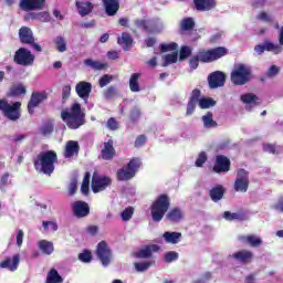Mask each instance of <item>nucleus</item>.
<instances>
[{"mask_svg": "<svg viewBox=\"0 0 283 283\" xmlns=\"http://www.w3.org/2000/svg\"><path fill=\"white\" fill-rule=\"evenodd\" d=\"M39 249L44 253V255H52L54 253V243L48 240H40L39 243Z\"/></svg>", "mask_w": 283, "mask_h": 283, "instance_id": "72a5a7b5", "label": "nucleus"}, {"mask_svg": "<svg viewBox=\"0 0 283 283\" xmlns=\"http://www.w3.org/2000/svg\"><path fill=\"white\" fill-rule=\"evenodd\" d=\"M179 258V254L178 252L176 251H169L167 252L165 255H164V261L167 263V264H171V262H176Z\"/></svg>", "mask_w": 283, "mask_h": 283, "instance_id": "8fccbe9b", "label": "nucleus"}, {"mask_svg": "<svg viewBox=\"0 0 283 283\" xmlns=\"http://www.w3.org/2000/svg\"><path fill=\"white\" fill-rule=\"evenodd\" d=\"M238 240L239 242H244L245 244H249L253 249L262 247V239L255 234L239 235Z\"/></svg>", "mask_w": 283, "mask_h": 283, "instance_id": "393cba45", "label": "nucleus"}, {"mask_svg": "<svg viewBox=\"0 0 283 283\" xmlns=\"http://www.w3.org/2000/svg\"><path fill=\"white\" fill-rule=\"evenodd\" d=\"M8 178H10V172H4L0 179V189L2 191L8 187Z\"/></svg>", "mask_w": 283, "mask_h": 283, "instance_id": "69168bd1", "label": "nucleus"}, {"mask_svg": "<svg viewBox=\"0 0 283 283\" xmlns=\"http://www.w3.org/2000/svg\"><path fill=\"white\" fill-rule=\"evenodd\" d=\"M21 102H15L12 105L8 103L6 99H0V112H2L3 116L9 120H19L21 118Z\"/></svg>", "mask_w": 283, "mask_h": 283, "instance_id": "6e6552de", "label": "nucleus"}, {"mask_svg": "<svg viewBox=\"0 0 283 283\" xmlns=\"http://www.w3.org/2000/svg\"><path fill=\"white\" fill-rule=\"evenodd\" d=\"M232 258L241 264H251L253 262V252L249 250H241L232 254Z\"/></svg>", "mask_w": 283, "mask_h": 283, "instance_id": "a878e982", "label": "nucleus"}, {"mask_svg": "<svg viewBox=\"0 0 283 283\" xmlns=\"http://www.w3.org/2000/svg\"><path fill=\"white\" fill-rule=\"evenodd\" d=\"M234 191L247 193L249 191V172L244 169L238 171V178L234 181Z\"/></svg>", "mask_w": 283, "mask_h": 283, "instance_id": "2eb2a0df", "label": "nucleus"}, {"mask_svg": "<svg viewBox=\"0 0 283 283\" xmlns=\"http://www.w3.org/2000/svg\"><path fill=\"white\" fill-rule=\"evenodd\" d=\"M27 92L28 90L25 88V86H23V84H15L9 88V92L7 93V97L14 98L17 96H22V94H25Z\"/></svg>", "mask_w": 283, "mask_h": 283, "instance_id": "473e14b6", "label": "nucleus"}, {"mask_svg": "<svg viewBox=\"0 0 283 283\" xmlns=\"http://www.w3.org/2000/svg\"><path fill=\"white\" fill-rule=\"evenodd\" d=\"M53 43L55 44L57 52H67V42L65 41V38L56 36L53 40Z\"/></svg>", "mask_w": 283, "mask_h": 283, "instance_id": "a19ab883", "label": "nucleus"}, {"mask_svg": "<svg viewBox=\"0 0 283 283\" xmlns=\"http://www.w3.org/2000/svg\"><path fill=\"white\" fill-rule=\"evenodd\" d=\"M117 43L123 46L124 52H129V50L134 48V38H132V34L123 32L122 35L118 36Z\"/></svg>", "mask_w": 283, "mask_h": 283, "instance_id": "cd10ccee", "label": "nucleus"}, {"mask_svg": "<svg viewBox=\"0 0 283 283\" xmlns=\"http://www.w3.org/2000/svg\"><path fill=\"white\" fill-rule=\"evenodd\" d=\"M226 191L227 190L224 189V186L217 185L209 190L210 199L212 200V202H220V200L224 198Z\"/></svg>", "mask_w": 283, "mask_h": 283, "instance_id": "c756f323", "label": "nucleus"}, {"mask_svg": "<svg viewBox=\"0 0 283 283\" xmlns=\"http://www.w3.org/2000/svg\"><path fill=\"white\" fill-rule=\"evenodd\" d=\"M164 63L163 67H167L168 65H171L174 63H178V51L164 55Z\"/></svg>", "mask_w": 283, "mask_h": 283, "instance_id": "79ce46f5", "label": "nucleus"}, {"mask_svg": "<svg viewBox=\"0 0 283 283\" xmlns=\"http://www.w3.org/2000/svg\"><path fill=\"white\" fill-rule=\"evenodd\" d=\"M181 32H191L196 28V21L193 18H184L179 25Z\"/></svg>", "mask_w": 283, "mask_h": 283, "instance_id": "c9c22d12", "label": "nucleus"}, {"mask_svg": "<svg viewBox=\"0 0 283 283\" xmlns=\"http://www.w3.org/2000/svg\"><path fill=\"white\" fill-rule=\"evenodd\" d=\"M145 143H147V137L145 135H139L135 140V147H143Z\"/></svg>", "mask_w": 283, "mask_h": 283, "instance_id": "338daca9", "label": "nucleus"}, {"mask_svg": "<svg viewBox=\"0 0 283 283\" xmlns=\"http://www.w3.org/2000/svg\"><path fill=\"white\" fill-rule=\"evenodd\" d=\"M19 8L22 12L41 11L45 8V0H20Z\"/></svg>", "mask_w": 283, "mask_h": 283, "instance_id": "4468645a", "label": "nucleus"}, {"mask_svg": "<svg viewBox=\"0 0 283 283\" xmlns=\"http://www.w3.org/2000/svg\"><path fill=\"white\" fill-rule=\"evenodd\" d=\"M106 126L111 132H116V129H118V122H116V118L111 117L108 118Z\"/></svg>", "mask_w": 283, "mask_h": 283, "instance_id": "e2e57ef3", "label": "nucleus"}, {"mask_svg": "<svg viewBox=\"0 0 283 283\" xmlns=\"http://www.w3.org/2000/svg\"><path fill=\"white\" fill-rule=\"evenodd\" d=\"M34 54L25 48L18 49L13 55L14 63L17 65H22V67H30L34 65Z\"/></svg>", "mask_w": 283, "mask_h": 283, "instance_id": "1a4fd4ad", "label": "nucleus"}, {"mask_svg": "<svg viewBox=\"0 0 283 283\" xmlns=\"http://www.w3.org/2000/svg\"><path fill=\"white\" fill-rule=\"evenodd\" d=\"M19 39L22 45H31L35 52H42V48L39 43L35 42L34 32L30 27H21L19 30Z\"/></svg>", "mask_w": 283, "mask_h": 283, "instance_id": "9d476101", "label": "nucleus"}, {"mask_svg": "<svg viewBox=\"0 0 283 283\" xmlns=\"http://www.w3.org/2000/svg\"><path fill=\"white\" fill-rule=\"evenodd\" d=\"M143 165L140 158L134 157L129 160L126 167L120 168L116 172V178L119 182H126L127 180H132L138 172Z\"/></svg>", "mask_w": 283, "mask_h": 283, "instance_id": "423d86ee", "label": "nucleus"}, {"mask_svg": "<svg viewBox=\"0 0 283 283\" xmlns=\"http://www.w3.org/2000/svg\"><path fill=\"white\" fill-rule=\"evenodd\" d=\"M116 156V148H114V139L104 142V148L101 150V158L103 160H114Z\"/></svg>", "mask_w": 283, "mask_h": 283, "instance_id": "4be33fe9", "label": "nucleus"}, {"mask_svg": "<svg viewBox=\"0 0 283 283\" xmlns=\"http://www.w3.org/2000/svg\"><path fill=\"white\" fill-rule=\"evenodd\" d=\"M191 46H187V45H184L180 48V51H179V60L180 61H185L186 59H189V56H191Z\"/></svg>", "mask_w": 283, "mask_h": 283, "instance_id": "de8ad7c7", "label": "nucleus"}, {"mask_svg": "<svg viewBox=\"0 0 283 283\" xmlns=\"http://www.w3.org/2000/svg\"><path fill=\"white\" fill-rule=\"evenodd\" d=\"M84 65H87V67H92V70L96 71L105 70V67H107V64L94 61L92 59L84 60Z\"/></svg>", "mask_w": 283, "mask_h": 283, "instance_id": "ea45409f", "label": "nucleus"}, {"mask_svg": "<svg viewBox=\"0 0 283 283\" xmlns=\"http://www.w3.org/2000/svg\"><path fill=\"white\" fill-rule=\"evenodd\" d=\"M241 101L242 103H244L245 105H251V103H255L258 101V95L253 94V93H247L241 95Z\"/></svg>", "mask_w": 283, "mask_h": 283, "instance_id": "c03bdc74", "label": "nucleus"}, {"mask_svg": "<svg viewBox=\"0 0 283 283\" xmlns=\"http://www.w3.org/2000/svg\"><path fill=\"white\" fill-rule=\"evenodd\" d=\"M228 54L229 50L224 46H218L210 50H199L197 55H193L189 60V65L191 70H198V65H200V63H213V61H218Z\"/></svg>", "mask_w": 283, "mask_h": 283, "instance_id": "f257e3e1", "label": "nucleus"}, {"mask_svg": "<svg viewBox=\"0 0 283 283\" xmlns=\"http://www.w3.org/2000/svg\"><path fill=\"white\" fill-rule=\"evenodd\" d=\"M61 118L69 129H78L85 125V113L78 102L73 103L69 111H62Z\"/></svg>", "mask_w": 283, "mask_h": 283, "instance_id": "f03ea898", "label": "nucleus"}, {"mask_svg": "<svg viewBox=\"0 0 283 283\" xmlns=\"http://www.w3.org/2000/svg\"><path fill=\"white\" fill-rule=\"evenodd\" d=\"M207 153L206 151H201L199 155H198V158L196 159V167H202L205 165V163H207Z\"/></svg>", "mask_w": 283, "mask_h": 283, "instance_id": "052dcab7", "label": "nucleus"}, {"mask_svg": "<svg viewBox=\"0 0 283 283\" xmlns=\"http://www.w3.org/2000/svg\"><path fill=\"white\" fill-rule=\"evenodd\" d=\"M54 132V123L46 122L41 127V134L42 136H50Z\"/></svg>", "mask_w": 283, "mask_h": 283, "instance_id": "a18cd8bd", "label": "nucleus"}, {"mask_svg": "<svg viewBox=\"0 0 283 283\" xmlns=\"http://www.w3.org/2000/svg\"><path fill=\"white\" fill-rule=\"evenodd\" d=\"M75 6L81 17H87V14H90L92 10H94V4H92V2L90 1H76Z\"/></svg>", "mask_w": 283, "mask_h": 283, "instance_id": "2f4dec72", "label": "nucleus"}, {"mask_svg": "<svg viewBox=\"0 0 283 283\" xmlns=\"http://www.w3.org/2000/svg\"><path fill=\"white\" fill-rule=\"evenodd\" d=\"M163 238L168 244H178L180 242V238H182V233L180 232H165Z\"/></svg>", "mask_w": 283, "mask_h": 283, "instance_id": "f704fd0d", "label": "nucleus"}, {"mask_svg": "<svg viewBox=\"0 0 283 283\" xmlns=\"http://www.w3.org/2000/svg\"><path fill=\"white\" fill-rule=\"evenodd\" d=\"M122 220L124 222H129V219L133 218L134 216V208L133 207H127L123 212H122Z\"/></svg>", "mask_w": 283, "mask_h": 283, "instance_id": "6e6d98bb", "label": "nucleus"}, {"mask_svg": "<svg viewBox=\"0 0 283 283\" xmlns=\"http://www.w3.org/2000/svg\"><path fill=\"white\" fill-rule=\"evenodd\" d=\"M78 260H81V262H84L85 264L92 262V252L85 250L84 252L78 254Z\"/></svg>", "mask_w": 283, "mask_h": 283, "instance_id": "13d9d810", "label": "nucleus"}, {"mask_svg": "<svg viewBox=\"0 0 283 283\" xmlns=\"http://www.w3.org/2000/svg\"><path fill=\"white\" fill-rule=\"evenodd\" d=\"M78 151H81V146L78 145V142L69 140L65 145L64 158H74V155L78 154Z\"/></svg>", "mask_w": 283, "mask_h": 283, "instance_id": "c85d7f7f", "label": "nucleus"}, {"mask_svg": "<svg viewBox=\"0 0 283 283\" xmlns=\"http://www.w3.org/2000/svg\"><path fill=\"white\" fill-rule=\"evenodd\" d=\"M280 74V69L277 67V65H272L266 73V76L269 78H273L275 76H277Z\"/></svg>", "mask_w": 283, "mask_h": 283, "instance_id": "0e129e2a", "label": "nucleus"}, {"mask_svg": "<svg viewBox=\"0 0 283 283\" xmlns=\"http://www.w3.org/2000/svg\"><path fill=\"white\" fill-rule=\"evenodd\" d=\"M224 83H227V74L222 71H214L208 75V85L210 90L224 87Z\"/></svg>", "mask_w": 283, "mask_h": 283, "instance_id": "ddd939ff", "label": "nucleus"}, {"mask_svg": "<svg viewBox=\"0 0 283 283\" xmlns=\"http://www.w3.org/2000/svg\"><path fill=\"white\" fill-rule=\"evenodd\" d=\"M140 116H143V112H140V107L134 106L128 114L130 123H138Z\"/></svg>", "mask_w": 283, "mask_h": 283, "instance_id": "37998d69", "label": "nucleus"}, {"mask_svg": "<svg viewBox=\"0 0 283 283\" xmlns=\"http://www.w3.org/2000/svg\"><path fill=\"white\" fill-rule=\"evenodd\" d=\"M42 227L44 231H48L49 229H51L52 231H59V224H56V222L54 221H43Z\"/></svg>", "mask_w": 283, "mask_h": 283, "instance_id": "bf43d9fd", "label": "nucleus"}, {"mask_svg": "<svg viewBox=\"0 0 283 283\" xmlns=\"http://www.w3.org/2000/svg\"><path fill=\"white\" fill-rule=\"evenodd\" d=\"M199 105L200 109H209L210 107H216L217 102L211 97L202 98V91L195 88L191 92L187 104L186 116H191L196 112V106Z\"/></svg>", "mask_w": 283, "mask_h": 283, "instance_id": "20e7f679", "label": "nucleus"}, {"mask_svg": "<svg viewBox=\"0 0 283 283\" xmlns=\"http://www.w3.org/2000/svg\"><path fill=\"white\" fill-rule=\"evenodd\" d=\"M77 181L76 179H73L69 186V196H74L76 193L77 189Z\"/></svg>", "mask_w": 283, "mask_h": 283, "instance_id": "774afa93", "label": "nucleus"}, {"mask_svg": "<svg viewBox=\"0 0 283 283\" xmlns=\"http://www.w3.org/2000/svg\"><path fill=\"white\" fill-rule=\"evenodd\" d=\"M44 101H48V92H33L31 94V98L28 103V112L32 116L34 114V109L41 105Z\"/></svg>", "mask_w": 283, "mask_h": 283, "instance_id": "f3484780", "label": "nucleus"}, {"mask_svg": "<svg viewBox=\"0 0 283 283\" xmlns=\"http://www.w3.org/2000/svg\"><path fill=\"white\" fill-rule=\"evenodd\" d=\"M158 251H160V245L158 244L146 245L145 248L135 252V258H137V260H148V258H151V255L154 253H158Z\"/></svg>", "mask_w": 283, "mask_h": 283, "instance_id": "aec40b11", "label": "nucleus"}, {"mask_svg": "<svg viewBox=\"0 0 283 283\" xmlns=\"http://www.w3.org/2000/svg\"><path fill=\"white\" fill-rule=\"evenodd\" d=\"M223 218L229 222H233V220H239V222H244V220H248L247 212H244V210H240L239 212L224 211Z\"/></svg>", "mask_w": 283, "mask_h": 283, "instance_id": "7c9ffc66", "label": "nucleus"}, {"mask_svg": "<svg viewBox=\"0 0 283 283\" xmlns=\"http://www.w3.org/2000/svg\"><path fill=\"white\" fill-rule=\"evenodd\" d=\"M116 94H118V90L116 88V86H109L107 90L104 91V98H106V101H112V98H114Z\"/></svg>", "mask_w": 283, "mask_h": 283, "instance_id": "603ef678", "label": "nucleus"}, {"mask_svg": "<svg viewBox=\"0 0 283 283\" xmlns=\"http://www.w3.org/2000/svg\"><path fill=\"white\" fill-rule=\"evenodd\" d=\"M193 3L198 12H209L217 6L216 0H193Z\"/></svg>", "mask_w": 283, "mask_h": 283, "instance_id": "bb28decb", "label": "nucleus"}, {"mask_svg": "<svg viewBox=\"0 0 283 283\" xmlns=\"http://www.w3.org/2000/svg\"><path fill=\"white\" fill-rule=\"evenodd\" d=\"M102 4L107 17H116L120 10V1L118 0H102Z\"/></svg>", "mask_w": 283, "mask_h": 283, "instance_id": "412c9836", "label": "nucleus"}, {"mask_svg": "<svg viewBox=\"0 0 283 283\" xmlns=\"http://www.w3.org/2000/svg\"><path fill=\"white\" fill-rule=\"evenodd\" d=\"M170 207L171 200L169 199V196L167 193L159 195L150 206L153 222H161Z\"/></svg>", "mask_w": 283, "mask_h": 283, "instance_id": "39448f33", "label": "nucleus"}, {"mask_svg": "<svg viewBox=\"0 0 283 283\" xmlns=\"http://www.w3.org/2000/svg\"><path fill=\"white\" fill-rule=\"evenodd\" d=\"M201 120L203 123V127H206L207 129L218 127V122L213 120L212 112H207L206 115L201 117Z\"/></svg>", "mask_w": 283, "mask_h": 283, "instance_id": "e433bc0d", "label": "nucleus"}, {"mask_svg": "<svg viewBox=\"0 0 283 283\" xmlns=\"http://www.w3.org/2000/svg\"><path fill=\"white\" fill-rule=\"evenodd\" d=\"M96 255L102 262L103 266H107L112 262V250L107 247V242L101 241L97 244Z\"/></svg>", "mask_w": 283, "mask_h": 283, "instance_id": "dca6fc26", "label": "nucleus"}, {"mask_svg": "<svg viewBox=\"0 0 283 283\" xmlns=\"http://www.w3.org/2000/svg\"><path fill=\"white\" fill-rule=\"evenodd\" d=\"M112 81H114V76L109 74H105L99 78L98 85L99 87H106V85H109Z\"/></svg>", "mask_w": 283, "mask_h": 283, "instance_id": "4d7b16f0", "label": "nucleus"}, {"mask_svg": "<svg viewBox=\"0 0 283 283\" xmlns=\"http://www.w3.org/2000/svg\"><path fill=\"white\" fill-rule=\"evenodd\" d=\"M263 151H266V154H280V146L275 144H264L263 145Z\"/></svg>", "mask_w": 283, "mask_h": 283, "instance_id": "3c124183", "label": "nucleus"}, {"mask_svg": "<svg viewBox=\"0 0 283 283\" xmlns=\"http://www.w3.org/2000/svg\"><path fill=\"white\" fill-rule=\"evenodd\" d=\"M75 92L78 98H82L85 103L90 101V96L92 94V83L81 81L75 85Z\"/></svg>", "mask_w": 283, "mask_h": 283, "instance_id": "6ab92c4d", "label": "nucleus"}, {"mask_svg": "<svg viewBox=\"0 0 283 283\" xmlns=\"http://www.w3.org/2000/svg\"><path fill=\"white\" fill-rule=\"evenodd\" d=\"M138 78H140V73H133L129 78L130 92H140V84H138Z\"/></svg>", "mask_w": 283, "mask_h": 283, "instance_id": "58836bf2", "label": "nucleus"}, {"mask_svg": "<svg viewBox=\"0 0 283 283\" xmlns=\"http://www.w3.org/2000/svg\"><path fill=\"white\" fill-rule=\"evenodd\" d=\"M21 262V256L14 254L11 258H7L4 261L0 262V269H8V271L14 272L19 269V263Z\"/></svg>", "mask_w": 283, "mask_h": 283, "instance_id": "5701e85b", "label": "nucleus"}, {"mask_svg": "<svg viewBox=\"0 0 283 283\" xmlns=\"http://www.w3.org/2000/svg\"><path fill=\"white\" fill-rule=\"evenodd\" d=\"M59 161V156L54 150L41 151L33 160L34 169L52 176L54 174V164Z\"/></svg>", "mask_w": 283, "mask_h": 283, "instance_id": "7ed1b4c3", "label": "nucleus"}, {"mask_svg": "<svg viewBox=\"0 0 283 283\" xmlns=\"http://www.w3.org/2000/svg\"><path fill=\"white\" fill-rule=\"evenodd\" d=\"M266 52H275V54H279V52H282V49L280 46L274 45L273 42L265 41L263 43Z\"/></svg>", "mask_w": 283, "mask_h": 283, "instance_id": "5fc2aeb1", "label": "nucleus"}, {"mask_svg": "<svg viewBox=\"0 0 283 283\" xmlns=\"http://www.w3.org/2000/svg\"><path fill=\"white\" fill-rule=\"evenodd\" d=\"M212 171L214 174H227L231 171V159L224 155H217Z\"/></svg>", "mask_w": 283, "mask_h": 283, "instance_id": "f8f14e48", "label": "nucleus"}, {"mask_svg": "<svg viewBox=\"0 0 283 283\" xmlns=\"http://www.w3.org/2000/svg\"><path fill=\"white\" fill-rule=\"evenodd\" d=\"M252 78L251 67L245 64H238L230 74V81L233 85H247Z\"/></svg>", "mask_w": 283, "mask_h": 283, "instance_id": "0eeeda50", "label": "nucleus"}, {"mask_svg": "<svg viewBox=\"0 0 283 283\" xmlns=\"http://www.w3.org/2000/svg\"><path fill=\"white\" fill-rule=\"evenodd\" d=\"M91 187L93 193H101V191H105L107 187H112V178L105 175H98V172H93Z\"/></svg>", "mask_w": 283, "mask_h": 283, "instance_id": "9b49d317", "label": "nucleus"}, {"mask_svg": "<svg viewBox=\"0 0 283 283\" xmlns=\"http://www.w3.org/2000/svg\"><path fill=\"white\" fill-rule=\"evenodd\" d=\"M45 283H63V276L59 274L56 269H51L46 275Z\"/></svg>", "mask_w": 283, "mask_h": 283, "instance_id": "4c0bfd02", "label": "nucleus"}, {"mask_svg": "<svg viewBox=\"0 0 283 283\" xmlns=\"http://www.w3.org/2000/svg\"><path fill=\"white\" fill-rule=\"evenodd\" d=\"M75 218H87L90 216V203L85 201H75L71 205Z\"/></svg>", "mask_w": 283, "mask_h": 283, "instance_id": "a211bd4d", "label": "nucleus"}, {"mask_svg": "<svg viewBox=\"0 0 283 283\" xmlns=\"http://www.w3.org/2000/svg\"><path fill=\"white\" fill-rule=\"evenodd\" d=\"M72 94V86L70 84L62 87V101H67Z\"/></svg>", "mask_w": 283, "mask_h": 283, "instance_id": "680f3d73", "label": "nucleus"}, {"mask_svg": "<svg viewBox=\"0 0 283 283\" xmlns=\"http://www.w3.org/2000/svg\"><path fill=\"white\" fill-rule=\"evenodd\" d=\"M184 218L185 213L182 212V209H180L179 207L170 209L166 214V220L175 224H178V222H182Z\"/></svg>", "mask_w": 283, "mask_h": 283, "instance_id": "b1692460", "label": "nucleus"}, {"mask_svg": "<svg viewBox=\"0 0 283 283\" xmlns=\"http://www.w3.org/2000/svg\"><path fill=\"white\" fill-rule=\"evenodd\" d=\"M153 264H154V262H150V261H148V262H140V263L136 262L134 264V266H135V270L138 273H143V272L147 271Z\"/></svg>", "mask_w": 283, "mask_h": 283, "instance_id": "09e8293b", "label": "nucleus"}, {"mask_svg": "<svg viewBox=\"0 0 283 283\" xmlns=\"http://www.w3.org/2000/svg\"><path fill=\"white\" fill-rule=\"evenodd\" d=\"M178 50V43L176 42H170V43H161L160 44V52H174Z\"/></svg>", "mask_w": 283, "mask_h": 283, "instance_id": "49530a36", "label": "nucleus"}, {"mask_svg": "<svg viewBox=\"0 0 283 283\" xmlns=\"http://www.w3.org/2000/svg\"><path fill=\"white\" fill-rule=\"evenodd\" d=\"M134 23L139 30H145L146 32H149V20L137 19Z\"/></svg>", "mask_w": 283, "mask_h": 283, "instance_id": "864d4df0", "label": "nucleus"}]
</instances>
